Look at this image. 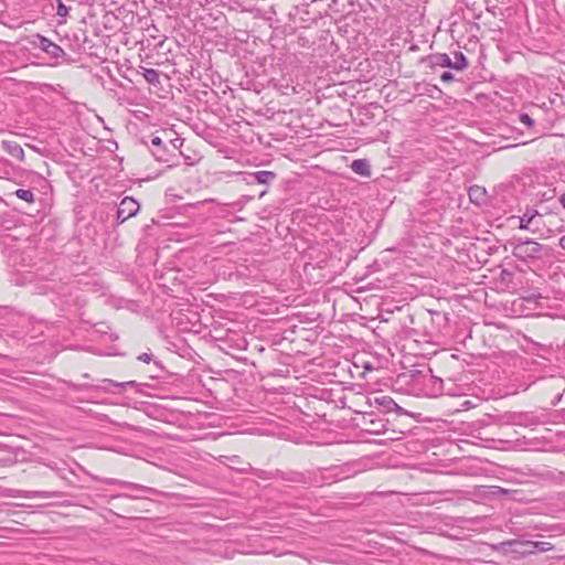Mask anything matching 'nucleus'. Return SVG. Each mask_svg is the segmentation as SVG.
Listing matches in <instances>:
<instances>
[{"label":"nucleus","instance_id":"f257e3e1","mask_svg":"<svg viewBox=\"0 0 565 565\" xmlns=\"http://www.w3.org/2000/svg\"><path fill=\"white\" fill-rule=\"evenodd\" d=\"M512 255L527 266L537 265L548 259L552 248L531 238L513 237L509 241Z\"/></svg>","mask_w":565,"mask_h":565},{"label":"nucleus","instance_id":"f03ea898","mask_svg":"<svg viewBox=\"0 0 565 565\" xmlns=\"http://www.w3.org/2000/svg\"><path fill=\"white\" fill-rule=\"evenodd\" d=\"M102 382L105 385H93V384H75L73 382H68L67 386L74 391H93V392H103V393H116L115 388L118 390H127L135 388L139 384L136 381H126V382H117L110 379H104Z\"/></svg>","mask_w":565,"mask_h":565},{"label":"nucleus","instance_id":"7ed1b4c3","mask_svg":"<svg viewBox=\"0 0 565 565\" xmlns=\"http://www.w3.org/2000/svg\"><path fill=\"white\" fill-rule=\"evenodd\" d=\"M431 66L447 67L455 71H463L468 67V58L462 52H456L454 60L446 53H436L427 57Z\"/></svg>","mask_w":565,"mask_h":565},{"label":"nucleus","instance_id":"20e7f679","mask_svg":"<svg viewBox=\"0 0 565 565\" xmlns=\"http://www.w3.org/2000/svg\"><path fill=\"white\" fill-rule=\"evenodd\" d=\"M139 203L131 196H126L121 200L117 209L116 220L119 224L128 218L135 216L139 211Z\"/></svg>","mask_w":565,"mask_h":565},{"label":"nucleus","instance_id":"39448f33","mask_svg":"<svg viewBox=\"0 0 565 565\" xmlns=\"http://www.w3.org/2000/svg\"><path fill=\"white\" fill-rule=\"evenodd\" d=\"M546 414L542 411L537 412H525V413H514L512 416V420L516 425L523 426H536L546 423Z\"/></svg>","mask_w":565,"mask_h":565},{"label":"nucleus","instance_id":"423d86ee","mask_svg":"<svg viewBox=\"0 0 565 565\" xmlns=\"http://www.w3.org/2000/svg\"><path fill=\"white\" fill-rule=\"evenodd\" d=\"M151 146H152V149H151L152 156L154 157V159L157 161L170 162V156L171 154L166 149V147H164V145H163V142H162L160 137L154 136L151 139Z\"/></svg>","mask_w":565,"mask_h":565},{"label":"nucleus","instance_id":"0eeeda50","mask_svg":"<svg viewBox=\"0 0 565 565\" xmlns=\"http://www.w3.org/2000/svg\"><path fill=\"white\" fill-rule=\"evenodd\" d=\"M1 148L10 154L13 159L18 161H23L24 151L22 147L15 141L11 139H3L1 141Z\"/></svg>","mask_w":565,"mask_h":565},{"label":"nucleus","instance_id":"6e6552de","mask_svg":"<svg viewBox=\"0 0 565 565\" xmlns=\"http://www.w3.org/2000/svg\"><path fill=\"white\" fill-rule=\"evenodd\" d=\"M424 385L427 387L426 394L429 396L436 397L443 393V380L431 374L424 376Z\"/></svg>","mask_w":565,"mask_h":565},{"label":"nucleus","instance_id":"1a4fd4ad","mask_svg":"<svg viewBox=\"0 0 565 565\" xmlns=\"http://www.w3.org/2000/svg\"><path fill=\"white\" fill-rule=\"evenodd\" d=\"M276 178L277 174L274 171L260 170L249 174L248 183L252 184L256 182L258 184L268 185L274 182Z\"/></svg>","mask_w":565,"mask_h":565},{"label":"nucleus","instance_id":"9d476101","mask_svg":"<svg viewBox=\"0 0 565 565\" xmlns=\"http://www.w3.org/2000/svg\"><path fill=\"white\" fill-rule=\"evenodd\" d=\"M373 403L381 406L385 412L395 411L397 414L404 413V409L398 406L391 396H376L374 397Z\"/></svg>","mask_w":565,"mask_h":565},{"label":"nucleus","instance_id":"9b49d317","mask_svg":"<svg viewBox=\"0 0 565 565\" xmlns=\"http://www.w3.org/2000/svg\"><path fill=\"white\" fill-rule=\"evenodd\" d=\"M350 168L354 173L364 178H370L372 174L371 164L367 159H355L350 164Z\"/></svg>","mask_w":565,"mask_h":565},{"label":"nucleus","instance_id":"f8f14e48","mask_svg":"<svg viewBox=\"0 0 565 565\" xmlns=\"http://www.w3.org/2000/svg\"><path fill=\"white\" fill-rule=\"evenodd\" d=\"M276 478H279L281 480L292 482V483H305L306 477L303 473L298 471H282L279 469H276Z\"/></svg>","mask_w":565,"mask_h":565},{"label":"nucleus","instance_id":"ddd939ff","mask_svg":"<svg viewBox=\"0 0 565 565\" xmlns=\"http://www.w3.org/2000/svg\"><path fill=\"white\" fill-rule=\"evenodd\" d=\"M537 215H540V214L536 210L527 209L523 215L519 216V221H520L519 228L524 230V231H529V230L531 231L530 225ZM537 231H539V228L532 230L533 233H535Z\"/></svg>","mask_w":565,"mask_h":565},{"label":"nucleus","instance_id":"4468645a","mask_svg":"<svg viewBox=\"0 0 565 565\" xmlns=\"http://www.w3.org/2000/svg\"><path fill=\"white\" fill-rule=\"evenodd\" d=\"M42 51L45 52L52 58L66 57V53L64 52V50L49 39H46V43H44Z\"/></svg>","mask_w":565,"mask_h":565},{"label":"nucleus","instance_id":"2eb2a0df","mask_svg":"<svg viewBox=\"0 0 565 565\" xmlns=\"http://www.w3.org/2000/svg\"><path fill=\"white\" fill-rule=\"evenodd\" d=\"M141 70H142V75H143L145 79L147 81V83L152 84V85L160 84V75L157 70L146 68V67H141Z\"/></svg>","mask_w":565,"mask_h":565},{"label":"nucleus","instance_id":"dca6fc26","mask_svg":"<svg viewBox=\"0 0 565 565\" xmlns=\"http://www.w3.org/2000/svg\"><path fill=\"white\" fill-rule=\"evenodd\" d=\"M28 498H42V499H50V498H61L63 497L62 492L58 491H30L28 492Z\"/></svg>","mask_w":565,"mask_h":565},{"label":"nucleus","instance_id":"f3484780","mask_svg":"<svg viewBox=\"0 0 565 565\" xmlns=\"http://www.w3.org/2000/svg\"><path fill=\"white\" fill-rule=\"evenodd\" d=\"M250 473L262 480L276 479V470L267 471V470H263V469L250 468Z\"/></svg>","mask_w":565,"mask_h":565},{"label":"nucleus","instance_id":"a211bd4d","mask_svg":"<svg viewBox=\"0 0 565 565\" xmlns=\"http://www.w3.org/2000/svg\"><path fill=\"white\" fill-rule=\"evenodd\" d=\"M15 195L28 203L34 202V193L31 190L19 189Z\"/></svg>","mask_w":565,"mask_h":565},{"label":"nucleus","instance_id":"6ab92c4d","mask_svg":"<svg viewBox=\"0 0 565 565\" xmlns=\"http://www.w3.org/2000/svg\"><path fill=\"white\" fill-rule=\"evenodd\" d=\"M46 39L45 36L41 35V34H34L32 35L30 39H29V43L33 46V47H38L40 50H42L44 43H46Z\"/></svg>","mask_w":565,"mask_h":565},{"label":"nucleus","instance_id":"aec40b11","mask_svg":"<svg viewBox=\"0 0 565 565\" xmlns=\"http://www.w3.org/2000/svg\"><path fill=\"white\" fill-rule=\"evenodd\" d=\"M128 489L136 490V491H143V492L151 493V494H156L158 492L154 488L146 487V486L134 483V482L129 483Z\"/></svg>","mask_w":565,"mask_h":565},{"label":"nucleus","instance_id":"412c9836","mask_svg":"<svg viewBox=\"0 0 565 565\" xmlns=\"http://www.w3.org/2000/svg\"><path fill=\"white\" fill-rule=\"evenodd\" d=\"M56 2V15L65 18L68 15L70 8L66 7L62 0H54Z\"/></svg>","mask_w":565,"mask_h":565},{"label":"nucleus","instance_id":"4be33fe9","mask_svg":"<svg viewBox=\"0 0 565 565\" xmlns=\"http://www.w3.org/2000/svg\"><path fill=\"white\" fill-rule=\"evenodd\" d=\"M519 118H520V121L522 124H524L525 126H527L529 128H532L535 124L534 119L526 113L520 114Z\"/></svg>","mask_w":565,"mask_h":565},{"label":"nucleus","instance_id":"5701e85b","mask_svg":"<svg viewBox=\"0 0 565 565\" xmlns=\"http://www.w3.org/2000/svg\"><path fill=\"white\" fill-rule=\"evenodd\" d=\"M454 79H455V76L449 71H445L440 75V81L444 82V83H449V82H452Z\"/></svg>","mask_w":565,"mask_h":565},{"label":"nucleus","instance_id":"b1692460","mask_svg":"<svg viewBox=\"0 0 565 565\" xmlns=\"http://www.w3.org/2000/svg\"><path fill=\"white\" fill-rule=\"evenodd\" d=\"M118 499H134V500H138V499H141V498L137 497V495H130V494H126V493H120V494L113 495L110 498V501L118 500Z\"/></svg>","mask_w":565,"mask_h":565},{"label":"nucleus","instance_id":"393cba45","mask_svg":"<svg viewBox=\"0 0 565 565\" xmlns=\"http://www.w3.org/2000/svg\"><path fill=\"white\" fill-rule=\"evenodd\" d=\"M110 484H117V486H120L122 488H129V481H124V480H118V479H111L109 481Z\"/></svg>","mask_w":565,"mask_h":565},{"label":"nucleus","instance_id":"a878e982","mask_svg":"<svg viewBox=\"0 0 565 565\" xmlns=\"http://www.w3.org/2000/svg\"><path fill=\"white\" fill-rule=\"evenodd\" d=\"M152 356L153 355L151 353L145 352L138 356V360L145 363H149L152 360Z\"/></svg>","mask_w":565,"mask_h":565},{"label":"nucleus","instance_id":"bb28decb","mask_svg":"<svg viewBox=\"0 0 565 565\" xmlns=\"http://www.w3.org/2000/svg\"><path fill=\"white\" fill-rule=\"evenodd\" d=\"M10 167L9 161L6 159H0V172L8 174V168Z\"/></svg>","mask_w":565,"mask_h":565},{"label":"nucleus","instance_id":"cd10ccee","mask_svg":"<svg viewBox=\"0 0 565 565\" xmlns=\"http://www.w3.org/2000/svg\"><path fill=\"white\" fill-rule=\"evenodd\" d=\"M476 193H481L480 189L479 188H476V189L471 188L470 191H469V196H470L471 201H475Z\"/></svg>","mask_w":565,"mask_h":565},{"label":"nucleus","instance_id":"c85d7f7f","mask_svg":"<svg viewBox=\"0 0 565 565\" xmlns=\"http://www.w3.org/2000/svg\"><path fill=\"white\" fill-rule=\"evenodd\" d=\"M555 419H562L563 422H565V408L557 412L555 415H554Z\"/></svg>","mask_w":565,"mask_h":565},{"label":"nucleus","instance_id":"c756f323","mask_svg":"<svg viewBox=\"0 0 565 565\" xmlns=\"http://www.w3.org/2000/svg\"><path fill=\"white\" fill-rule=\"evenodd\" d=\"M558 202L565 210V192L558 198Z\"/></svg>","mask_w":565,"mask_h":565},{"label":"nucleus","instance_id":"7c9ffc66","mask_svg":"<svg viewBox=\"0 0 565 565\" xmlns=\"http://www.w3.org/2000/svg\"><path fill=\"white\" fill-rule=\"evenodd\" d=\"M559 246L565 250V235L559 238Z\"/></svg>","mask_w":565,"mask_h":565},{"label":"nucleus","instance_id":"2f4dec72","mask_svg":"<svg viewBox=\"0 0 565 565\" xmlns=\"http://www.w3.org/2000/svg\"><path fill=\"white\" fill-rule=\"evenodd\" d=\"M266 192H267V191H266V189H265V190H263V191L259 193V198H262L263 195H265V193H266Z\"/></svg>","mask_w":565,"mask_h":565},{"label":"nucleus","instance_id":"473e14b6","mask_svg":"<svg viewBox=\"0 0 565 565\" xmlns=\"http://www.w3.org/2000/svg\"><path fill=\"white\" fill-rule=\"evenodd\" d=\"M84 377H85V379H88V377H89V374L85 373V374H84Z\"/></svg>","mask_w":565,"mask_h":565}]
</instances>
